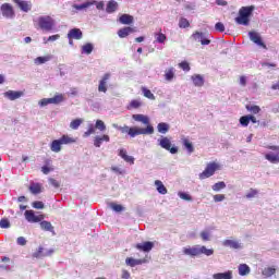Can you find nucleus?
I'll return each instance as SVG.
<instances>
[{
    "mask_svg": "<svg viewBox=\"0 0 279 279\" xmlns=\"http://www.w3.org/2000/svg\"><path fill=\"white\" fill-rule=\"evenodd\" d=\"M132 119L134 121H137L138 123H143L144 125H146V128H141V126L130 128L128 125L119 126L117 124H113V128L122 132V134H129L131 138H134L135 136H141V135L154 134V126L150 123L149 117L138 113V114H133Z\"/></svg>",
    "mask_w": 279,
    "mask_h": 279,
    "instance_id": "f257e3e1",
    "label": "nucleus"
},
{
    "mask_svg": "<svg viewBox=\"0 0 279 279\" xmlns=\"http://www.w3.org/2000/svg\"><path fill=\"white\" fill-rule=\"evenodd\" d=\"M34 24L41 32H53L56 20L49 15H43L34 20Z\"/></svg>",
    "mask_w": 279,
    "mask_h": 279,
    "instance_id": "f03ea898",
    "label": "nucleus"
},
{
    "mask_svg": "<svg viewBox=\"0 0 279 279\" xmlns=\"http://www.w3.org/2000/svg\"><path fill=\"white\" fill-rule=\"evenodd\" d=\"M183 254L185 256H202V254L205 256H213V254H215V250L206 248V246L195 245L192 247H184Z\"/></svg>",
    "mask_w": 279,
    "mask_h": 279,
    "instance_id": "7ed1b4c3",
    "label": "nucleus"
},
{
    "mask_svg": "<svg viewBox=\"0 0 279 279\" xmlns=\"http://www.w3.org/2000/svg\"><path fill=\"white\" fill-rule=\"evenodd\" d=\"M255 7H242L239 11V16L235 17V23L239 25H250V16H252V12H254Z\"/></svg>",
    "mask_w": 279,
    "mask_h": 279,
    "instance_id": "20e7f679",
    "label": "nucleus"
},
{
    "mask_svg": "<svg viewBox=\"0 0 279 279\" xmlns=\"http://www.w3.org/2000/svg\"><path fill=\"white\" fill-rule=\"evenodd\" d=\"M219 169V165L217 162H210L207 165L206 169L199 174L201 180H206V178H210L215 175V171Z\"/></svg>",
    "mask_w": 279,
    "mask_h": 279,
    "instance_id": "39448f33",
    "label": "nucleus"
},
{
    "mask_svg": "<svg viewBox=\"0 0 279 279\" xmlns=\"http://www.w3.org/2000/svg\"><path fill=\"white\" fill-rule=\"evenodd\" d=\"M248 38L257 45V47H262L263 49H267V45H265V41H263V37L260 36V33L256 31L248 32Z\"/></svg>",
    "mask_w": 279,
    "mask_h": 279,
    "instance_id": "423d86ee",
    "label": "nucleus"
},
{
    "mask_svg": "<svg viewBox=\"0 0 279 279\" xmlns=\"http://www.w3.org/2000/svg\"><path fill=\"white\" fill-rule=\"evenodd\" d=\"M24 217L28 223H40L45 219V215H36L33 210H26Z\"/></svg>",
    "mask_w": 279,
    "mask_h": 279,
    "instance_id": "0eeeda50",
    "label": "nucleus"
},
{
    "mask_svg": "<svg viewBox=\"0 0 279 279\" xmlns=\"http://www.w3.org/2000/svg\"><path fill=\"white\" fill-rule=\"evenodd\" d=\"M159 145L160 147H162V149H167V151H170V154H178V147H171V140L169 137H162L161 140H159Z\"/></svg>",
    "mask_w": 279,
    "mask_h": 279,
    "instance_id": "6e6552de",
    "label": "nucleus"
},
{
    "mask_svg": "<svg viewBox=\"0 0 279 279\" xmlns=\"http://www.w3.org/2000/svg\"><path fill=\"white\" fill-rule=\"evenodd\" d=\"M1 12L2 15L5 16V19H14V9L12 5L4 3L1 5Z\"/></svg>",
    "mask_w": 279,
    "mask_h": 279,
    "instance_id": "1a4fd4ad",
    "label": "nucleus"
},
{
    "mask_svg": "<svg viewBox=\"0 0 279 279\" xmlns=\"http://www.w3.org/2000/svg\"><path fill=\"white\" fill-rule=\"evenodd\" d=\"M25 95V92L8 90L4 93V97L10 99V101H15V99H21Z\"/></svg>",
    "mask_w": 279,
    "mask_h": 279,
    "instance_id": "9d476101",
    "label": "nucleus"
},
{
    "mask_svg": "<svg viewBox=\"0 0 279 279\" xmlns=\"http://www.w3.org/2000/svg\"><path fill=\"white\" fill-rule=\"evenodd\" d=\"M192 39L195 40V43H201L202 45H208L210 43V39L206 38V35L199 32L194 33L192 35Z\"/></svg>",
    "mask_w": 279,
    "mask_h": 279,
    "instance_id": "9b49d317",
    "label": "nucleus"
},
{
    "mask_svg": "<svg viewBox=\"0 0 279 279\" xmlns=\"http://www.w3.org/2000/svg\"><path fill=\"white\" fill-rule=\"evenodd\" d=\"M14 3L22 10V12H29L32 10V2L25 0H13Z\"/></svg>",
    "mask_w": 279,
    "mask_h": 279,
    "instance_id": "f8f14e48",
    "label": "nucleus"
},
{
    "mask_svg": "<svg viewBox=\"0 0 279 279\" xmlns=\"http://www.w3.org/2000/svg\"><path fill=\"white\" fill-rule=\"evenodd\" d=\"M95 3H97L96 0H87L82 4H73L72 8L74 10H78V12H82V10H88V8H90V5H95Z\"/></svg>",
    "mask_w": 279,
    "mask_h": 279,
    "instance_id": "ddd939ff",
    "label": "nucleus"
},
{
    "mask_svg": "<svg viewBox=\"0 0 279 279\" xmlns=\"http://www.w3.org/2000/svg\"><path fill=\"white\" fill-rule=\"evenodd\" d=\"M109 80H110V73H106L102 76V80L99 82V85H98L99 93H107L108 92L107 84H108Z\"/></svg>",
    "mask_w": 279,
    "mask_h": 279,
    "instance_id": "4468645a",
    "label": "nucleus"
},
{
    "mask_svg": "<svg viewBox=\"0 0 279 279\" xmlns=\"http://www.w3.org/2000/svg\"><path fill=\"white\" fill-rule=\"evenodd\" d=\"M53 252H56L53 248H49L45 251L43 246H39L37 252L34 253L35 258H40V256H52Z\"/></svg>",
    "mask_w": 279,
    "mask_h": 279,
    "instance_id": "2eb2a0df",
    "label": "nucleus"
},
{
    "mask_svg": "<svg viewBox=\"0 0 279 279\" xmlns=\"http://www.w3.org/2000/svg\"><path fill=\"white\" fill-rule=\"evenodd\" d=\"M39 226L44 232H51V234H56V230L53 228V225L47 220L39 221Z\"/></svg>",
    "mask_w": 279,
    "mask_h": 279,
    "instance_id": "dca6fc26",
    "label": "nucleus"
},
{
    "mask_svg": "<svg viewBox=\"0 0 279 279\" xmlns=\"http://www.w3.org/2000/svg\"><path fill=\"white\" fill-rule=\"evenodd\" d=\"M134 32H136V29L126 26L118 31V36L119 38H128V36H130V34H134Z\"/></svg>",
    "mask_w": 279,
    "mask_h": 279,
    "instance_id": "f3484780",
    "label": "nucleus"
},
{
    "mask_svg": "<svg viewBox=\"0 0 279 279\" xmlns=\"http://www.w3.org/2000/svg\"><path fill=\"white\" fill-rule=\"evenodd\" d=\"M110 143V135H101V136H96L95 138H94V146L95 147H101V144L102 143Z\"/></svg>",
    "mask_w": 279,
    "mask_h": 279,
    "instance_id": "a211bd4d",
    "label": "nucleus"
},
{
    "mask_svg": "<svg viewBox=\"0 0 279 279\" xmlns=\"http://www.w3.org/2000/svg\"><path fill=\"white\" fill-rule=\"evenodd\" d=\"M222 245L225 247H231L232 250H241V243L236 240H225Z\"/></svg>",
    "mask_w": 279,
    "mask_h": 279,
    "instance_id": "6ab92c4d",
    "label": "nucleus"
},
{
    "mask_svg": "<svg viewBox=\"0 0 279 279\" xmlns=\"http://www.w3.org/2000/svg\"><path fill=\"white\" fill-rule=\"evenodd\" d=\"M82 31L80 28H72L69 34L68 38H72L74 40H82Z\"/></svg>",
    "mask_w": 279,
    "mask_h": 279,
    "instance_id": "aec40b11",
    "label": "nucleus"
},
{
    "mask_svg": "<svg viewBox=\"0 0 279 279\" xmlns=\"http://www.w3.org/2000/svg\"><path fill=\"white\" fill-rule=\"evenodd\" d=\"M119 156L122 158L125 162H129V165H134V157L128 155V150L121 148L119 150Z\"/></svg>",
    "mask_w": 279,
    "mask_h": 279,
    "instance_id": "412c9836",
    "label": "nucleus"
},
{
    "mask_svg": "<svg viewBox=\"0 0 279 279\" xmlns=\"http://www.w3.org/2000/svg\"><path fill=\"white\" fill-rule=\"evenodd\" d=\"M119 22L122 25H132V23H134V16L130 15V14H122L119 17Z\"/></svg>",
    "mask_w": 279,
    "mask_h": 279,
    "instance_id": "4be33fe9",
    "label": "nucleus"
},
{
    "mask_svg": "<svg viewBox=\"0 0 279 279\" xmlns=\"http://www.w3.org/2000/svg\"><path fill=\"white\" fill-rule=\"evenodd\" d=\"M118 9H119V3L114 0H110L107 3L106 12L108 14H112L113 12H117Z\"/></svg>",
    "mask_w": 279,
    "mask_h": 279,
    "instance_id": "5701e85b",
    "label": "nucleus"
},
{
    "mask_svg": "<svg viewBox=\"0 0 279 279\" xmlns=\"http://www.w3.org/2000/svg\"><path fill=\"white\" fill-rule=\"evenodd\" d=\"M136 248L141 250L142 252H151L154 248L153 242H144L143 244H136Z\"/></svg>",
    "mask_w": 279,
    "mask_h": 279,
    "instance_id": "b1692460",
    "label": "nucleus"
},
{
    "mask_svg": "<svg viewBox=\"0 0 279 279\" xmlns=\"http://www.w3.org/2000/svg\"><path fill=\"white\" fill-rule=\"evenodd\" d=\"M51 151H54V154H59V151H62V142L60 140H54L50 144Z\"/></svg>",
    "mask_w": 279,
    "mask_h": 279,
    "instance_id": "393cba45",
    "label": "nucleus"
},
{
    "mask_svg": "<svg viewBox=\"0 0 279 279\" xmlns=\"http://www.w3.org/2000/svg\"><path fill=\"white\" fill-rule=\"evenodd\" d=\"M192 82H193L194 86L202 87V86H204V76L199 75V74H194V75H192Z\"/></svg>",
    "mask_w": 279,
    "mask_h": 279,
    "instance_id": "a878e982",
    "label": "nucleus"
},
{
    "mask_svg": "<svg viewBox=\"0 0 279 279\" xmlns=\"http://www.w3.org/2000/svg\"><path fill=\"white\" fill-rule=\"evenodd\" d=\"M126 265H129V267H136V265H143V263H145V259H134L132 257H128L125 259Z\"/></svg>",
    "mask_w": 279,
    "mask_h": 279,
    "instance_id": "bb28decb",
    "label": "nucleus"
},
{
    "mask_svg": "<svg viewBox=\"0 0 279 279\" xmlns=\"http://www.w3.org/2000/svg\"><path fill=\"white\" fill-rule=\"evenodd\" d=\"M155 186H156L158 193H160V195H167V187L165 186L162 181L156 180L155 181Z\"/></svg>",
    "mask_w": 279,
    "mask_h": 279,
    "instance_id": "cd10ccee",
    "label": "nucleus"
},
{
    "mask_svg": "<svg viewBox=\"0 0 279 279\" xmlns=\"http://www.w3.org/2000/svg\"><path fill=\"white\" fill-rule=\"evenodd\" d=\"M173 77H175V69L169 68L165 71V80L167 82H172Z\"/></svg>",
    "mask_w": 279,
    "mask_h": 279,
    "instance_id": "c85d7f7f",
    "label": "nucleus"
},
{
    "mask_svg": "<svg viewBox=\"0 0 279 279\" xmlns=\"http://www.w3.org/2000/svg\"><path fill=\"white\" fill-rule=\"evenodd\" d=\"M29 191L34 195H38V193L43 191V185H40V183H31Z\"/></svg>",
    "mask_w": 279,
    "mask_h": 279,
    "instance_id": "c756f323",
    "label": "nucleus"
},
{
    "mask_svg": "<svg viewBox=\"0 0 279 279\" xmlns=\"http://www.w3.org/2000/svg\"><path fill=\"white\" fill-rule=\"evenodd\" d=\"M214 279H232V271L218 272L213 276Z\"/></svg>",
    "mask_w": 279,
    "mask_h": 279,
    "instance_id": "7c9ffc66",
    "label": "nucleus"
},
{
    "mask_svg": "<svg viewBox=\"0 0 279 279\" xmlns=\"http://www.w3.org/2000/svg\"><path fill=\"white\" fill-rule=\"evenodd\" d=\"M156 43L165 44L167 43V35L162 34V29H160L158 33H155Z\"/></svg>",
    "mask_w": 279,
    "mask_h": 279,
    "instance_id": "2f4dec72",
    "label": "nucleus"
},
{
    "mask_svg": "<svg viewBox=\"0 0 279 279\" xmlns=\"http://www.w3.org/2000/svg\"><path fill=\"white\" fill-rule=\"evenodd\" d=\"M262 274H263V276H265V278H271V276H274L276 274V268L266 267L263 269Z\"/></svg>",
    "mask_w": 279,
    "mask_h": 279,
    "instance_id": "473e14b6",
    "label": "nucleus"
},
{
    "mask_svg": "<svg viewBox=\"0 0 279 279\" xmlns=\"http://www.w3.org/2000/svg\"><path fill=\"white\" fill-rule=\"evenodd\" d=\"M157 130L160 134H167L169 132V124L165 122H160L157 125Z\"/></svg>",
    "mask_w": 279,
    "mask_h": 279,
    "instance_id": "72a5a7b5",
    "label": "nucleus"
},
{
    "mask_svg": "<svg viewBox=\"0 0 279 279\" xmlns=\"http://www.w3.org/2000/svg\"><path fill=\"white\" fill-rule=\"evenodd\" d=\"M183 145L189 154H193L195 151V147H193V143L189 138H183Z\"/></svg>",
    "mask_w": 279,
    "mask_h": 279,
    "instance_id": "f704fd0d",
    "label": "nucleus"
},
{
    "mask_svg": "<svg viewBox=\"0 0 279 279\" xmlns=\"http://www.w3.org/2000/svg\"><path fill=\"white\" fill-rule=\"evenodd\" d=\"M247 274H250V266H247V264H241L239 266V275L247 276Z\"/></svg>",
    "mask_w": 279,
    "mask_h": 279,
    "instance_id": "c9c22d12",
    "label": "nucleus"
},
{
    "mask_svg": "<svg viewBox=\"0 0 279 279\" xmlns=\"http://www.w3.org/2000/svg\"><path fill=\"white\" fill-rule=\"evenodd\" d=\"M59 141H61L62 145H71V143H75V138L69 135H63Z\"/></svg>",
    "mask_w": 279,
    "mask_h": 279,
    "instance_id": "e433bc0d",
    "label": "nucleus"
},
{
    "mask_svg": "<svg viewBox=\"0 0 279 279\" xmlns=\"http://www.w3.org/2000/svg\"><path fill=\"white\" fill-rule=\"evenodd\" d=\"M142 93L144 97L147 99H151L153 101L156 99V96H154V93L151 90L147 89V87H142Z\"/></svg>",
    "mask_w": 279,
    "mask_h": 279,
    "instance_id": "4c0bfd02",
    "label": "nucleus"
},
{
    "mask_svg": "<svg viewBox=\"0 0 279 279\" xmlns=\"http://www.w3.org/2000/svg\"><path fill=\"white\" fill-rule=\"evenodd\" d=\"M246 110L253 114H258V112H260V107L256 105H246Z\"/></svg>",
    "mask_w": 279,
    "mask_h": 279,
    "instance_id": "58836bf2",
    "label": "nucleus"
},
{
    "mask_svg": "<svg viewBox=\"0 0 279 279\" xmlns=\"http://www.w3.org/2000/svg\"><path fill=\"white\" fill-rule=\"evenodd\" d=\"M51 104L58 105V104H62V101H64V95L60 94L57 95L52 98H50Z\"/></svg>",
    "mask_w": 279,
    "mask_h": 279,
    "instance_id": "ea45409f",
    "label": "nucleus"
},
{
    "mask_svg": "<svg viewBox=\"0 0 279 279\" xmlns=\"http://www.w3.org/2000/svg\"><path fill=\"white\" fill-rule=\"evenodd\" d=\"M82 123H84V120L82 119H75L70 123V128L72 130H77V128H80L82 125Z\"/></svg>",
    "mask_w": 279,
    "mask_h": 279,
    "instance_id": "a19ab883",
    "label": "nucleus"
},
{
    "mask_svg": "<svg viewBox=\"0 0 279 279\" xmlns=\"http://www.w3.org/2000/svg\"><path fill=\"white\" fill-rule=\"evenodd\" d=\"M95 128L99 130V132H106V123L102 120H97Z\"/></svg>",
    "mask_w": 279,
    "mask_h": 279,
    "instance_id": "79ce46f5",
    "label": "nucleus"
},
{
    "mask_svg": "<svg viewBox=\"0 0 279 279\" xmlns=\"http://www.w3.org/2000/svg\"><path fill=\"white\" fill-rule=\"evenodd\" d=\"M51 60V56L47 57H38L35 59L36 64H45V62H49Z\"/></svg>",
    "mask_w": 279,
    "mask_h": 279,
    "instance_id": "37998d69",
    "label": "nucleus"
},
{
    "mask_svg": "<svg viewBox=\"0 0 279 279\" xmlns=\"http://www.w3.org/2000/svg\"><path fill=\"white\" fill-rule=\"evenodd\" d=\"M82 53H93V44H86L82 47Z\"/></svg>",
    "mask_w": 279,
    "mask_h": 279,
    "instance_id": "c03bdc74",
    "label": "nucleus"
},
{
    "mask_svg": "<svg viewBox=\"0 0 279 279\" xmlns=\"http://www.w3.org/2000/svg\"><path fill=\"white\" fill-rule=\"evenodd\" d=\"M240 123L243 125V128H247V125H250V114L241 117Z\"/></svg>",
    "mask_w": 279,
    "mask_h": 279,
    "instance_id": "a18cd8bd",
    "label": "nucleus"
},
{
    "mask_svg": "<svg viewBox=\"0 0 279 279\" xmlns=\"http://www.w3.org/2000/svg\"><path fill=\"white\" fill-rule=\"evenodd\" d=\"M191 24L189 23V20L181 17L179 21V27L186 29Z\"/></svg>",
    "mask_w": 279,
    "mask_h": 279,
    "instance_id": "49530a36",
    "label": "nucleus"
},
{
    "mask_svg": "<svg viewBox=\"0 0 279 279\" xmlns=\"http://www.w3.org/2000/svg\"><path fill=\"white\" fill-rule=\"evenodd\" d=\"M221 189H226V182L220 181L213 185V191H221Z\"/></svg>",
    "mask_w": 279,
    "mask_h": 279,
    "instance_id": "de8ad7c7",
    "label": "nucleus"
},
{
    "mask_svg": "<svg viewBox=\"0 0 279 279\" xmlns=\"http://www.w3.org/2000/svg\"><path fill=\"white\" fill-rule=\"evenodd\" d=\"M108 208H111V210H123V206L117 203H108Z\"/></svg>",
    "mask_w": 279,
    "mask_h": 279,
    "instance_id": "09e8293b",
    "label": "nucleus"
},
{
    "mask_svg": "<svg viewBox=\"0 0 279 279\" xmlns=\"http://www.w3.org/2000/svg\"><path fill=\"white\" fill-rule=\"evenodd\" d=\"M256 195H258L257 190L251 189L246 194V198L252 199V197H256Z\"/></svg>",
    "mask_w": 279,
    "mask_h": 279,
    "instance_id": "8fccbe9b",
    "label": "nucleus"
},
{
    "mask_svg": "<svg viewBox=\"0 0 279 279\" xmlns=\"http://www.w3.org/2000/svg\"><path fill=\"white\" fill-rule=\"evenodd\" d=\"M0 228H10V220L8 218H3L0 220Z\"/></svg>",
    "mask_w": 279,
    "mask_h": 279,
    "instance_id": "3c124183",
    "label": "nucleus"
},
{
    "mask_svg": "<svg viewBox=\"0 0 279 279\" xmlns=\"http://www.w3.org/2000/svg\"><path fill=\"white\" fill-rule=\"evenodd\" d=\"M180 69H182L183 71H191V65L189 64V62L183 61L179 64Z\"/></svg>",
    "mask_w": 279,
    "mask_h": 279,
    "instance_id": "603ef678",
    "label": "nucleus"
},
{
    "mask_svg": "<svg viewBox=\"0 0 279 279\" xmlns=\"http://www.w3.org/2000/svg\"><path fill=\"white\" fill-rule=\"evenodd\" d=\"M201 239L203 241H210V233L208 231L201 232Z\"/></svg>",
    "mask_w": 279,
    "mask_h": 279,
    "instance_id": "864d4df0",
    "label": "nucleus"
},
{
    "mask_svg": "<svg viewBox=\"0 0 279 279\" xmlns=\"http://www.w3.org/2000/svg\"><path fill=\"white\" fill-rule=\"evenodd\" d=\"M33 208L43 209V208H45V204L40 201L34 202Z\"/></svg>",
    "mask_w": 279,
    "mask_h": 279,
    "instance_id": "5fc2aeb1",
    "label": "nucleus"
},
{
    "mask_svg": "<svg viewBox=\"0 0 279 279\" xmlns=\"http://www.w3.org/2000/svg\"><path fill=\"white\" fill-rule=\"evenodd\" d=\"M49 104H51V98H44L39 101V106L41 107L49 106Z\"/></svg>",
    "mask_w": 279,
    "mask_h": 279,
    "instance_id": "6e6d98bb",
    "label": "nucleus"
},
{
    "mask_svg": "<svg viewBox=\"0 0 279 279\" xmlns=\"http://www.w3.org/2000/svg\"><path fill=\"white\" fill-rule=\"evenodd\" d=\"M223 199H226V195H223V194L214 195V201L215 202H223Z\"/></svg>",
    "mask_w": 279,
    "mask_h": 279,
    "instance_id": "4d7b16f0",
    "label": "nucleus"
},
{
    "mask_svg": "<svg viewBox=\"0 0 279 279\" xmlns=\"http://www.w3.org/2000/svg\"><path fill=\"white\" fill-rule=\"evenodd\" d=\"M16 243L17 245H27V240L24 236H19Z\"/></svg>",
    "mask_w": 279,
    "mask_h": 279,
    "instance_id": "13d9d810",
    "label": "nucleus"
},
{
    "mask_svg": "<svg viewBox=\"0 0 279 279\" xmlns=\"http://www.w3.org/2000/svg\"><path fill=\"white\" fill-rule=\"evenodd\" d=\"M215 27H216L217 32H226V26H223V23H221V22L216 23Z\"/></svg>",
    "mask_w": 279,
    "mask_h": 279,
    "instance_id": "bf43d9fd",
    "label": "nucleus"
},
{
    "mask_svg": "<svg viewBox=\"0 0 279 279\" xmlns=\"http://www.w3.org/2000/svg\"><path fill=\"white\" fill-rule=\"evenodd\" d=\"M58 39H60V35H52V36H49L48 37V39H47V41H45V44H47V43H53V41H56V40H58Z\"/></svg>",
    "mask_w": 279,
    "mask_h": 279,
    "instance_id": "052dcab7",
    "label": "nucleus"
},
{
    "mask_svg": "<svg viewBox=\"0 0 279 279\" xmlns=\"http://www.w3.org/2000/svg\"><path fill=\"white\" fill-rule=\"evenodd\" d=\"M179 197H181V199H185V201H191V195L184 193V192H179Z\"/></svg>",
    "mask_w": 279,
    "mask_h": 279,
    "instance_id": "680f3d73",
    "label": "nucleus"
},
{
    "mask_svg": "<svg viewBox=\"0 0 279 279\" xmlns=\"http://www.w3.org/2000/svg\"><path fill=\"white\" fill-rule=\"evenodd\" d=\"M49 182L52 186H54V189H60V182H58L56 179H50Z\"/></svg>",
    "mask_w": 279,
    "mask_h": 279,
    "instance_id": "e2e57ef3",
    "label": "nucleus"
},
{
    "mask_svg": "<svg viewBox=\"0 0 279 279\" xmlns=\"http://www.w3.org/2000/svg\"><path fill=\"white\" fill-rule=\"evenodd\" d=\"M140 107H141V101L138 100L131 101V108H140Z\"/></svg>",
    "mask_w": 279,
    "mask_h": 279,
    "instance_id": "0e129e2a",
    "label": "nucleus"
},
{
    "mask_svg": "<svg viewBox=\"0 0 279 279\" xmlns=\"http://www.w3.org/2000/svg\"><path fill=\"white\" fill-rule=\"evenodd\" d=\"M111 171H114L116 173H119L120 175H123L125 173L123 170H120L119 167H111Z\"/></svg>",
    "mask_w": 279,
    "mask_h": 279,
    "instance_id": "69168bd1",
    "label": "nucleus"
},
{
    "mask_svg": "<svg viewBox=\"0 0 279 279\" xmlns=\"http://www.w3.org/2000/svg\"><path fill=\"white\" fill-rule=\"evenodd\" d=\"M94 5H96V8H97V10H104V2L102 1H100V2H97L96 1V3H94Z\"/></svg>",
    "mask_w": 279,
    "mask_h": 279,
    "instance_id": "338daca9",
    "label": "nucleus"
},
{
    "mask_svg": "<svg viewBox=\"0 0 279 279\" xmlns=\"http://www.w3.org/2000/svg\"><path fill=\"white\" fill-rule=\"evenodd\" d=\"M122 278H123V279H130V271H128V270H122Z\"/></svg>",
    "mask_w": 279,
    "mask_h": 279,
    "instance_id": "774afa93",
    "label": "nucleus"
}]
</instances>
